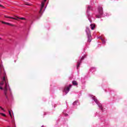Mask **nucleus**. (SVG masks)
Returning a JSON list of instances; mask_svg holds the SVG:
<instances>
[{
	"label": "nucleus",
	"instance_id": "obj_1",
	"mask_svg": "<svg viewBox=\"0 0 127 127\" xmlns=\"http://www.w3.org/2000/svg\"><path fill=\"white\" fill-rule=\"evenodd\" d=\"M0 76L1 78V81L0 82V90H3L6 99H8V96H7V90L9 89L10 93H11V89H10V87H9V84H8L7 76H6V74L5 73V71H4L2 64H0Z\"/></svg>",
	"mask_w": 127,
	"mask_h": 127
},
{
	"label": "nucleus",
	"instance_id": "obj_2",
	"mask_svg": "<svg viewBox=\"0 0 127 127\" xmlns=\"http://www.w3.org/2000/svg\"><path fill=\"white\" fill-rule=\"evenodd\" d=\"M91 97L93 100H94V102L98 105L99 108H100L101 111H103V105H102V104L100 103L99 101H98V100L96 98V97L94 96L93 95H91Z\"/></svg>",
	"mask_w": 127,
	"mask_h": 127
},
{
	"label": "nucleus",
	"instance_id": "obj_3",
	"mask_svg": "<svg viewBox=\"0 0 127 127\" xmlns=\"http://www.w3.org/2000/svg\"><path fill=\"white\" fill-rule=\"evenodd\" d=\"M86 32L87 34V37H88V42H91V37H92V36L91 35V32L90 31V29L89 27H87L86 29Z\"/></svg>",
	"mask_w": 127,
	"mask_h": 127
},
{
	"label": "nucleus",
	"instance_id": "obj_4",
	"mask_svg": "<svg viewBox=\"0 0 127 127\" xmlns=\"http://www.w3.org/2000/svg\"><path fill=\"white\" fill-rule=\"evenodd\" d=\"M46 0H44V1L42 2L40 8V11H39L40 14H42L43 12L42 10H43V7H44V5H45V2H46Z\"/></svg>",
	"mask_w": 127,
	"mask_h": 127
},
{
	"label": "nucleus",
	"instance_id": "obj_5",
	"mask_svg": "<svg viewBox=\"0 0 127 127\" xmlns=\"http://www.w3.org/2000/svg\"><path fill=\"white\" fill-rule=\"evenodd\" d=\"M98 10L100 15H96V17L97 18H101V15L103 14V8H102V7H100L98 9Z\"/></svg>",
	"mask_w": 127,
	"mask_h": 127
},
{
	"label": "nucleus",
	"instance_id": "obj_6",
	"mask_svg": "<svg viewBox=\"0 0 127 127\" xmlns=\"http://www.w3.org/2000/svg\"><path fill=\"white\" fill-rule=\"evenodd\" d=\"M71 87H72V85H69V86H66L64 88V93H65V95L68 94V93L70 91V88H71Z\"/></svg>",
	"mask_w": 127,
	"mask_h": 127
},
{
	"label": "nucleus",
	"instance_id": "obj_7",
	"mask_svg": "<svg viewBox=\"0 0 127 127\" xmlns=\"http://www.w3.org/2000/svg\"><path fill=\"white\" fill-rule=\"evenodd\" d=\"M86 57V56H84L83 57H82L80 60H79L78 62H77V69H78L79 68V66H80V64H81V62H82V60H83L84 59V58H85Z\"/></svg>",
	"mask_w": 127,
	"mask_h": 127
},
{
	"label": "nucleus",
	"instance_id": "obj_8",
	"mask_svg": "<svg viewBox=\"0 0 127 127\" xmlns=\"http://www.w3.org/2000/svg\"><path fill=\"white\" fill-rule=\"evenodd\" d=\"M4 17H6L7 18H11V19H15V20H17V18H19V17H12L7 16L5 15H4Z\"/></svg>",
	"mask_w": 127,
	"mask_h": 127
},
{
	"label": "nucleus",
	"instance_id": "obj_9",
	"mask_svg": "<svg viewBox=\"0 0 127 127\" xmlns=\"http://www.w3.org/2000/svg\"><path fill=\"white\" fill-rule=\"evenodd\" d=\"M90 27L92 30H94V29H95V28L96 27V26L95 25V24H91L90 25Z\"/></svg>",
	"mask_w": 127,
	"mask_h": 127
},
{
	"label": "nucleus",
	"instance_id": "obj_10",
	"mask_svg": "<svg viewBox=\"0 0 127 127\" xmlns=\"http://www.w3.org/2000/svg\"><path fill=\"white\" fill-rule=\"evenodd\" d=\"M72 84L74 85V86H77L78 85V83L76 81H72Z\"/></svg>",
	"mask_w": 127,
	"mask_h": 127
},
{
	"label": "nucleus",
	"instance_id": "obj_11",
	"mask_svg": "<svg viewBox=\"0 0 127 127\" xmlns=\"http://www.w3.org/2000/svg\"><path fill=\"white\" fill-rule=\"evenodd\" d=\"M78 104H79V102H78V101H76L74 102H73V105L74 106H75V105H78Z\"/></svg>",
	"mask_w": 127,
	"mask_h": 127
},
{
	"label": "nucleus",
	"instance_id": "obj_12",
	"mask_svg": "<svg viewBox=\"0 0 127 127\" xmlns=\"http://www.w3.org/2000/svg\"><path fill=\"white\" fill-rule=\"evenodd\" d=\"M8 112H9V115L10 117H11V119H12V116L11 115V112L10 111H9Z\"/></svg>",
	"mask_w": 127,
	"mask_h": 127
},
{
	"label": "nucleus",
	"instance_id": "obj_13",
	"mask_svg": "<svg viewBox=\"0 0 127 127\" xmlns=\"http://www.w3.org/2000/svg\"><path fill=\"white\" fill-rule=\"evenodd\" d=\"M6 24H7V25H10L11 26H14V25L9 23H6Z\"/></svg>",
	"mask_w": 127,
	"mask_h": 127
},
{
	"label": "nucleus",
	"instance_id": "obj_14",
	"mask_svg": "<svg viewBox=\"0 0 127 127\" xmlns=\"http://www.w3.org/2000/svg\"><path fill=\"white\" fill-rule=\"evenodd\" d=\"M25 4V5H32V4L28 3L27 2H26Z\"/></svg>",
	"mask_w": 127,
	"mask_h": 127
},
{
	"label": "nucleus",
	"instance_id": "obj_15",
	"mask_svg": "<svg viewBox=\"0 0 127 127\" xmlns=\"http://www.w3.org/2000/svg\"><path fill=\"white\" fill-rule=\"evenodd\" d=\"M101 40L103 44H105L106 43V42L105 41V40H104V39H102Z\"/></svg>",
	"mask_w": 127,
	"mask_h": 127
},
{
	"label": "nucleus",
	"instance_id": "obj_16",
	"mask_svg": "<svg viewBox=\"0 0 127 127\" xmlns=\"http://www.w3.org/2000/svg\"><path fill=\"white\" fill-rule=\"evenodd\" d=\"M0 7H2V8H5V7H4L3 5L0 4Z\"/></svg>",
	"mask_w": 127,
	"mask_h": 127
},
{
	"label": "nucleus",
	"instance_id": "obj_17",
	"mask_svg": "<svg viewBox=\"0 0 127 127\" xmlns=\"http://www.w3.org/2000/svg\"><path fill=\"white\" fill-rule=\"evenodd\" d=\"M89 9H91V7L90 6L87 7V10H89Z\"/></svg>",
	"mask_w": 127,
	"mask_h": 127
},
{
	"label": "nucleus",
	"instance_id": "obj_18",
	"mask_svg": "<svg viewBox=\"0 0 127 127\" xmlns=\"http://www.w3.org/2000/svg\"><path fill=\"white\" fill-rule=\"evenodd\" d=\"M0 109L2 110V111H3V112H5V111H4V109H3L2 108H1V107L0 106Z\"/></svg>",
	"mask_w": 127,
	"mask_h": 127
},
{
	"label": "nucleus",
	"instance_id": "obj_19",
	"mask_svg": "<svg viewBox=\"0 0 127 127\" xmlns=\"http://www.w3.org/2000/svg\"><path fill=\"white\" fill-rule=\"evenodd\" d=\"M0 115H1L2 116H3V117H5V115L3 113H0Z\"/></svg>",
	"mask_w": 127,
	"mask_h": 127
},
{
	"label": "nucleus",
	"instance_id": "obj_20",
	"mask_svg": "<svg viewBox=\"0 0 127 127\" xmlns=\"http://www.w3.org/2000/svg\"><path fill=\"white\" fill-rule=\"evenodd\" d=\"M18 18H19V19H25V18H24L23 17Z\"/></svg>",
	"mask_w": 127,
	"mask_h": 127
},
{
	"label": "nucleus",
	"instance_id": "obj_21",
	"mask_svg": "<svg viewBox=\"0 0 127 127\" xmlns=\"http://www.w3.org/2000/svg\"><path fill=\"white\" fill-rule=\"evenodd\" d=\"M1 22H2V23H3L4 24H6V22H4V21H2Z\"/></svg>",
	"mask_w": 127,
	"mask_h": 127
},
{
	"label": "nucleus",
	"instance_id": "obj_22",
	"mask_svg": "<svg viewBox=\"0 0 127 127\" xmlns=\"http://www.w3.org/2000/svg\"><path fill=\"white\" fill-rule=\"evenodd\" d=\"M12 123H13V124H14V120H12Z\"/></svg>",
	"mask_w": 127,
	"mask_h": 127
},
{
	"label": "nucleus",
	"instance_id": "obj_23",
	"mask_svg": "<svg viewBox=\"0 0 127 127\" xmlns=\"http://www.w3.org/2000/svg\"><path fill=\"white\" fill-rule=\"evenodd\" d=\"M88 19H89L90 22H92V21H91V20L90 19V18H88Z\"/></svg>",
	"mask_w": 127,
	"mask_h": 127
},
{
	"label": "nucleus",
	"instance_id": "obj_24",
	"mask_svg": "<svg viewBox=\"0 0 127 127\" xmlns=\"http://www.w3.org/2000/svg\"><path fill=\"white\" fill-rule=\"evenodd\" d=\"M2 39L0 37V40H1Z\"/></svg>",
	"mask_w": 127,
	"mask_h": 127
},
{
	"label": "nucleus",
	"instance_id": "obj_25",
	"mask_svg": "<svg viewBox=\"0 0 127 127\" xmlns=\"http://www.w3.org/2000/svg\"><path fill=\"white\" fill-rule=\"evenodd\" d=\"M67 116H68V115H67V114H66V115H65V117H67Z\"/></svg>",
	"mask_w": 127,
	"mask_h": 127
},
{
	"label": "nucleus",
	"instance_id": "obj_26",
	"mask_svg": "<svg viewBox=\"0 0 127 127\" xmlns=\"http://www.w3.org/2000/svg\"><path fill=\"white\" fill-rule=\"evenodd\" d=\"M44 10H45V9L43 10V11H44Z\"/></svg>",
	"mask_w": 127,
	"mask_h": 127
},
{
	"label": "nucleus",
	"instance_id": "obj_27",
	"mask_svg": "<svg viewBox=\"0 0 127 127\" xmlns=\"http://www.w3.org/2000/svg\"><path fill=\"white\" fill-rule=\"evenodd\" d=\"M41 127H44L43 126H42Z\"/></svg>",
	"mask_w": 127,
	"mask_h": 127
}]
</instances>
